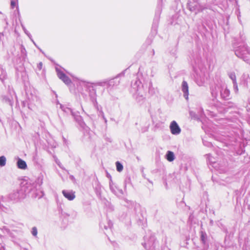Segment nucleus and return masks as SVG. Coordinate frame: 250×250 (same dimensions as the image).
Masks as SVG:
<instances>
[{"instance_id":"nucleus-24","label":"nucleus","mask_w":250,"mask_h":250,"mask_svg":"<svg viewBox=\"0 0 250 250\" xmlns=\"http://www.w3.org/2000/svg\"><path fill=\"white\" fill-rule=\"evenodd\" d=\"M106 224L107 225H105L104 223L101 222L100 224V228L105 230L111 229L113 226L112 222L110 220H107Z\"/></svg>"},{"instance_id":"nucleus-11","label":"nucleus","mask_w":250,"mask_h":250,"mask_svg":"<svg viewBox=\"0 0 250 250\" xmlns=\"http://www.w3.org/2000/svg\"><path fill=\"white\" fill-rule=\"evenodd\" d=\"M56 71L57 72L58 77L60 79L63 81L65 84L69 85L71 83V80L64 74L61 69L56 67Z\"/></svg>"},{"instance_id":"nucleus-23","label":"nucleus","mask_w":250,"mask_h":250,"mask_svg":"<svg viewBox=\"0 0 250 250\" xmlns=\"http://www.w3.org/2000/svg\"><path fill=\"white\" fill-rule=\"evenodd\" d=\"M18 167L21 169H25L27 168L26 162L22 159L19 158L17 163Z\"/></svg>"},{"instance_id":"nucleus-20","label":"nucleus","mask_w":250,"mask_h":250,"mask_svg":"<svg viewBox=\"0 0 250 250\" xmlns=\"http://www.w3.org/2000/svg\"><path fill=\"white\" fill-rule=\"evenodd\" d=\"M200 241L205 246H208V236L206 232L203 230L200 231Z\"/></svg>"},{"instance_id":"nucleus-46","label":"nucleus","mask_w":250,"mask_h":250,"mask_svg":"<svg viewBox=\"0 0 250 250\" xmlns=\"http://www.w3.org/2000/svg\"><path fill=\"white\" fill-rule=\"evenodd\" d=\"M208 146H211V144L210 143H208L207 145Z\"/></svg>"},{"instance_id":"nucleus-21","label":"nucleus","mask_w":250,"mask_h":250,"mask_svg":"<svg viewBox=\"0 0 250 250\" xmlns=\"http://www.w3.org/2000/svg\"><path fill=\"white\" fill-rule=\"evenodd\" d=\"M117 77L110 80L106 79L107 87H112L115 85H118L119 83V81H117Z\"/></svg>"},{"instance_id":"nucleus-26","label":"nucleus","mask_w":250,"mask_h":250,"mask_svg":"<svg viewBox=\"0 0 250 250\" xmlns=\"http://www.w3.org/2000/svg\"><path fill=\"white\" fill-rule=\"evenodd\" d=\"M166 159L169 162L173 161L175 159L174 153L171 151H168L166 155Z\"/></svg>"},{"instance_id":"nucleus-40","label":"nucleus","mask_w":250,"mask_h":250,"mask_svg":"<svg viewBox=\"0 0 250 250\" xmlns=\"http://www.w3.org/2000/svg\"><path fill=\"white\" fill-rule=\"evenodd\" d=\"M4 38V34L2 32H0V41H2Z\"/></svg>"},{"instance_id":"nucleus-30","label":"nucleus","mask_w":250,"mask_h":250,"mask_svg":"<svg viewBox=\"0 0 250 250\" xmlns=\"http://www.w3.org/2000/svg\"><path fill=\"white\" fill-rule=\"evenodd\" d=\"M116 166L117 170L118 171L121 172L123 170V165L119 161H117L116 162Z\"/></svg>"},{"instance_id":"nucleus-38","label":"nucleus","mask_w":250,"mask_h":250,"mask_svg":"<svg viewBox=\"0 0 250 250\" xmlns=\"http://www.w3.org/2000/svg\"><path fill=\"white\" fill-rule=\"evenodd\" d=\"M16 5V1L15 0H11V6L14 8Z\"/></svg>"},{"instance_id":"nucleus-44","label":"nucleus","mask_w":250,"mask_h":250,"mask_svg":"<svg viewBox=\"0 0 250 250\" xmlns=\"http://www.w3.org/2000/svg\"><path fill=\"white\" fill-rule=\"evenodd\" d=\"M0 250H5V249L3 245L0 243Z\"/></svg>"},{"instance_id":"nucleus-32","label":"nucleus","mask_w":250,"mask_h":250,"mask_svg":"<svg viewBox=\"0 0 250 250\" xmlns=\"http://www.w3.org/2000/svg\"><path fill=\"white\" fill-rule=\"evenodd\" d=\"M207 159H208V161L210 163L212 164H215V159L214 158H213L212 157H211L210 156V154H207Z\"/></svg>"},{"instance_id":"nucleus-15","label":"nucleus","mask_w":250,"mask_h":250,"mask_svg":"<svg viewBox=\"0 0 250 250\" xmlns=\"http://www.w3.org/2000/svg\"><path fill=\"white\" fill-rule=\"evenodd\" d=\"M169 128L171 133L173 135H179L181 132V129L180 127H179V125L176 123V122L175 121H173L171 122L169 125Z\"/></svg>"},{"instance_id":"nucleus-6","label":"nucleus","mask_w":250,"mask_h":250,"mask_svg":"<svg viewBox=\"0 0 250 250\" xmlns=\"http://www.w3.org/2000/svg\"><path fill=\"white\" fill-rule=\"evenodd\" d=\"M235 54L238 57L243 59L247 63H250V50L246 44L240 45L235 49Z\"/></svg>"},{"instance_id":"nucleus-17","label":"nucleus","mask_w":250,"mask_h":250,"mask_svg":"<svg viewBox=\"0 0 250 250\" xmlns=\"http://www.w3.org/2000/svg\"><path fill=\"white\" fill-rule=\"evenodd\" d=\"M62 193L64 197L69 201L73 200L75 198V192L72 190H63Z\"/></svg>"},{"instance_id":"nucleus-9","label":"nucleus","mask_w":250,"mask_h":250,"mask_svg":"<svg viewBox=\"0 0 250 250\" xmlns=\"http://www.w3.org/2000/svg\"><path fill=\"white\" fill-rule=\"evenodd\" d=\"M188 9L195 14L202 12L204 10L210 8V6L206 3H202L198 1H190L188 3Z\"/></svg>"},{"instance_id":"nucleus-52","label":"nucleus","mask_w":250,"mask_h":250,"mask_svg":"<svg viewBox=\"0 0 250 250\" xmlns=\"http://www.w3.org/2000/svg\"><path fill=\"white\" fill-rule=\"evenodd\" d=\"M152 51H153V55H154V50H152Z\"/></svg>"},{"instance_id":"nucleus-43","label":"nucleus","mask_w":250,"mask_h":250,"mask_svg":"<svg viewBox=\"0 0 250 250\" xmlns=\"http://www.w3.org/2000/svg\"><path fill=\"white\" fill-rule=\"evenodd\" d=\"M107 177L110 180V182L111 181V180H112V177H111V176L109 174V173H107Z\"/></svg>"},{"instance_id":"nucleus-45","label":"nucleus","mask_w":250,"mask_h":250,"mask_svg":"<svg viewBox=\"0 0 250 250\" xmlns=\"http://www.w3.org/2000/svg\"><path fill=\"white\" fill-rule=\"evenodd\" d=\"M31 41L33 42V43H34V44L36 46H37L36 43L34 41V40H33V39L32 38V40H31Z\"/></svg>"},{"instance_id":"nucleus-33","label":"nucleus","mask_w":250,"mask_h":250,"mask_svg":"<svg viewBox=\"0 0 250 250\" xmlns=\"http://www.w3.org/2000/svg\"><path fill=\"white\" fill-rule=\"evenodd\" d=\"M229 77L232 81L233 83L236 82L235 74L234 72H231L229 74Z\"/></svg>"},{"instance_id":"nucleus-28","label":"nucleus","mask_w":250,"mask_h":250,"mask_svg":"<svg viewBox=\"0 0 250 250\" xmlns=\"http://www.w3.org/2000/svg\"><path fill=\"white\" fill-rule=\"evenodd\" d=\"M6 71L2 68L0 67V80L3 82L6 78Z\"/></svg>"},{"instance_id":"nucleus-12","label":"nucleus","mask_w":250,"mask_h":250,"mask_svg":"<svg viewBox=\"0 0 250 250\" xmlns=\"http://www.w3.org/2000/svg\"><path fill=\"white\" fill-rule=\"evenodd\" d=\"M156 240L154 236H150L147 242L142 244L146 250H152L155 248Z\"/></svg>"},{"instance_id":"nucleus-50","label":"nucleus","mask_w":250,"mask_h":250,"mask_svg":"<svg viewBox=\"0 0 250 250\" xmlns=\"http://www.w3.org/2000/svg\"><path fill=\"white\" fill-rule=\"evenodd\" d=\"M58 165H59V167H60L62 168H63L59 164H58Z\"/></svg>"},{"instance_id":"nucleus-35","label":"nucleus","mask_w":250,"mask_h":250,"mask_svg":"<svg viewBox=\"0 0 250 250\" xmlns=\"http://www.w3.org/2000/svg\"><path fill=\"white\" fill-rule=\"evenodd\" d=\"M31 233L34 237H37L38 234V230L36 227L32 228L31 230Z\"/></svg>"},{"instance_id":"nucleus-37","label":"nucleus","mask_w":250,"mask_h":250,"mask_svg":"<svg viewBox=\"0 0 250 250\" xmlns=\"http://www.w3.org/2000/svg\"><path fill=\"white\" fill-rule=\"evenodd\" d=\"M233 84L234 91L236 93L238 91V85H237V83L236 82L235 83L234 82L233 83Z\"/></svg>"},{"instance_id":"nucleus-51","label":"nucleus","mask_w":250,"mask_h":250,"mask_svg":"<svg viewBox=\"0 0 250 250\" xmlns=\"http://www.w3.org/2000/svg\"><path fill=\"white\" fill-rule=\"evenodd\" d=\"M70 177H71V178L72 179L74 178V177H73V176H70Z\"/></svg>"},{"instance_id":"nucleus-2","label":"nucleus","mask_w":250,"mask_h":250,"mask_svg":"<svg viewBox=\"0 0 250 250\" xmlns=\"http://www.w3.org/2000/svg\"><path fill=\"white\" fill-rule=\"evenodd\" d=\"M22 224L17 223H12L9 225V228L6 226H4L0 228V232H2L3 234L7 235L11 237H16L22 233Z\"/></svg>"},{"instance_id":"nucleus-31","label":"nucleus","mask_w":250,"mask_h":250,"mask_svg":"<svg viewBox=\"0 0 250 250\" xmlns=\"http://www.w3.org/2000/svg\"><path fill=\"white\" fill-rule=\"evenodd\" d=\"M6 158L4 156L0 157V166L3 167L6 164Z\"/></svg>"},{"instance_id":"nucleus-36","label":"nucleus","mask_w":250,"mask_h":250,"mask_svg":"<svg viewBox=\"0 0 250 250\" xmlns=\"http://www.w3.org/2000/svg\"><path fill=\"white\" fill-rule=\"evenodd\" d=\"M22 29L24 32V33L27 35V36L30 38V40H32V35L31 34L27 31V30L25 28L24 26L21 25Z\"/></svg>"},{"instance_id":"nucleus-19","label":"nucleus","mask_w":250,"mask_h":250,"mask_svg":"<svg viewBox=\"0 0 250 250\" xmlns=\"http://www.w3.org/2000/svg\"><path fill=\"white\" fill-rule=\"evenodd\" d=\"M32 196L35 198H38L39 199L41 198L43 195V192L41 190L37 191V189L35 188H30L29 191Z\"/></svg>"},{"instance_id":"nucleus-47","label":"nucleus","mask_w":250,"mask_h":250,"mask_svg":"<svg viewBox=\"0 0 250 250\" xmlns=\"http://www.w3.org/2000/svg\"><path fill=\"white\" fill-rule=\"evenodd\" d=\"M189 113H190V115L191 116H192V114H193V112H192V111H190Z\"/></svg>"},{"instance_id":"nucleus-34","label":"nucleus","mask_w":250,"mask_h":250,"mask_svg":"<svg viewBox=\"0 0 250 250\" xmlns=\"http://www.w3.org/2000/svg\"><path fill=\"white\" fill-rule=\"evenodd\" d=\"M98 111L99 112V115H101L102 116L103 119L104 120L105 123H106L107 120L104 117V113L103 111H102V107L101 106H99V110Z\"/></svg>"},{"instance_id":"nucleus-29","label":"nucleus","mask_w":250,"mask_h":250,"mask_svg":"<svg viewBox=\"0 0 250 250\" xmlns=\"http://www.w3.org/2000/svg\"><path fill=\"white\" fill-rule=\"evenodd\" d=\"M21 56L23 58H25L26 56V51L23 45H21L20 47Z\"/></svg>"},{"instance_id":"nucleus-48","label":"nucleus","mask_w":250,"mask_h":250,"mask_svg":"<svg viewBox=\"0 0 250 250\" xmlns=\"http://www.w3.org/2000/svg\"><path fill=\"white\" fill-rule=\"evenodd\" d=\"M21 250H28L27 249L25 248H22Z\"/></svg>"},{"instance_id":"nucleus-16","label":"nucleus","mask_w":250,"mask_h":250,"mask_svg":"<svg viewBox=\"0 0 250 250\" xmlns=\"http://www.w3.org/2000/svg\"><path fill=\"white\" fill-rule=\"evenodd\" d=\"M15 95V92L13 91H10L9 95L2 96V101L11 106L13 104V96Z\"/></svg>"},{"instance_id":"nucleus-4","label":"nucleus","mask_w":250,"mask_h":250,"mask_svg":"<svg viewBox=\"0 0 250 250\" xmlns=\"http://www.w3.org/2000/svg\"><path fill=\"white\" fill-rule=\"evenodd\" d=\"M82 84L85 87L86 91L89 93V96L91 101L92 102L94 106L96 108L97 110H99V106L97 101V94L95 88L92 85L91 83L81 81Z\"/></svg>"},{"instance_id":"nucleus-8","label":"nucleus","mask_w":250,"mask_h":250,"mask_svg":"<svg viewBox=\"0 0 250 250\" xmlns=\"http://www.w3.org/2000/svg\"><path fill=\"white\" fill-rule=\"evenodd\" d=\"M26 97L29 105H38L40 104V98L37 95V92L34 88L29 87V89H26Z\"/></svg>"},{"instance_id":"nucleus-25","label":"nucleus","mask_w":250,"mask_h":250,"mask_svg":"<svg viewBox=\"0 0 250 250\" xmlns=\"http://www.w3.org/2000/svg\"><path fill=\"white\" fill-rule=\"evenodd\" d=\"M91 84H92V85L94 86V88H95L96 87H97L98 86H100L102 87H105V86L107 87L106 79L95 83H91Z\"/></svg>"},{"instance_id":"nucleus-10","label":"nucleus","mask_w":250,"mask_h":250,"mask_svg":"<svg viewBox=\"0 0 250 250\" xmlns=\"http://www.w3.org/2000/svg\"><path fill=\"white\" fill-rule=\"evenodd\" d=\"M199 69L200 70V72H198L197 70L196 66H193V69L196 72V76L195 77V82L198 85L201 86L203 85L205 82L206 75H205V68L201 64L200 65L198 66Z\"/></svg>"},{"instance_id":"nucleus-49","label":"nucleus","mask_w":250,"mask_h":250,"mask_svg":"<svg viewBox=\"0 0 250 250\" xmlns=\"http://www.w3.org/2000/svg\"><path fill=\"white\" fill-rule=\"evenodd\" d=\"M38 48H39V49L40 50V51L41 52H42V53H43V52L42 51V50H41V49L39 48V47H38Z\"/></svg>"},{"instance_id":"nucleus-7","label":"nucleus","mask_w":250,"mask_h":250,"mask_svg":"<svg viewBox=\"0 0 250 250\" xmlns=\"http://www.w3.org/2000/svg\"><path fill=\"white\" fill-rule=\"evenodd\" d=\"M60 108L65 113L66 115H70L74 118L75 120L79 124V125L83 128H85L86 125L83 122L82 117L78 115L77 113H75L73 111L72 109L66 105H62L61 104H59Z\"/></svg>"},{"instance_id":"nucleus-5","label":"nucleus","mask_w":250,"mask_h":250,"mask_svg":"<svg viewBox=\"0 0 250 250\" xmlns=\"http://www.w3.org/2000/svg\"><path fill=\"white\" fill-rule=\"evenodd\" d=\"M27 191L25 187H21L14 190L8 195L10 200L14 202H18L23 199L26 195Z\"/></svg>"},{"instance_id":"nucleus-42","label":"nucleus","mask_w":250,"mask_h":250,"mask_svg":"<svg viewBox=\"0 0 250 250\" xmlns=\"http://www.w3.org/2000/svg\"><path fill=\"white\" fill-rule=\"evenodd\" d=\"M152 86V83L151 81H149V85H148V89H149V91L150 90V88Z\"/></svg>"},{"instance_id":"nucleus-39","label":"nucleus","mask_w":250,"mask_h":250,"mask_svg":"<svg viewBox=\"0 0 250 250\" xmlns=\"http://www.w3.org/2000/svg\"><path fill=\"white\" fill-rule=\"evenodd\" d=\"M38 155H37V153H35L34 155V156H33V161L37 163V161H38Z\"/></svg>"},{"instance_id":"nucleus-3","label":"nucleus","mask_w":250,"mask_h":250,"mask_svg":"<svg viewBox=\"0 0 250 250\" xmlns=\"http://www.w3.org/2000/svg\"><path fill=\"white\" fill-rule=\"evenodd\" d=\"M142 83L139 80H136L134 82H132V89L135 92V98L139 103H142L145 99V90L144 86L142 85Z\"/></svg>"},{"instance_id":"nucleus-22","label":"nucleus","mask_w":250,"mask_h":250,"mask_svg":"<svg viewBox=\"0 0 250 250\" xmlns=\"http://www.w3.org/2000/svg\"><path fill=\"white\" fill-rule=\"evenodd\" d=\"M0 209L5 212H8L10 210L8 206L5 205L4 199L3 198H1L0 199Z\"/></svg>"},{"instance_id":"nucleus-14","label":"nucleus","mask_w":250,"mask_h":250,"mask_svg":"<svg viewBox=\"0 0 250 250\" xmlns=\"http://www.w3.org/2000/svg\"><path fill=\"white\" fill-rule=\"evenodd\" d=\"M109 188L111 191L117 196L121 197L124 194L123 190L119 189L112 180L109 182Z\"/></svg>"},{"instance_id":"nucleus-41","label":"nucleus","mask_w":250,"mask_h":250,"mask_svg":"<svg viewBox=\"0 0 250 250\" xmlns=\"http://www.w3.org/2000/svg\"><path fill=\"white\" fill-rule=\"evenodd\" d=\"M42 62H40L38 64V68L41 70L42 68Z\"/></svg>"},{"instance_id":"nucleus-1","label":"nucleus","mask_w":250,"mask_h":250,"mask_svg":"<svg viewBox=\"0 0 250 250\" xmlns=\"http://www.w3.org/2000/svg\"><path fill=\"white\" fill-rule=\"evenodd\" d=\"M222 99L227 100L230 99V91L225 83H218L211 88V93L213 97V102L216 100L218 92Z\"/></svg>"},{"instance_id":"nucleus-18","label":"nucleus","mask_w":250,"mask_h":250,"mask_svg":"<svg viewBox=\"0 0 250 250\" xmlns=\"http://www.w3.org/2000/svg\"><path fill=\"white\" fill-rule=\"evenodd\" d=\"M182 91L183 93L184 97L188 100V86L187 82L184 81L182 83Z\"/></svg>"},{"instance_id":"nucleus-27","label":"nucleus","mask_w":250,"mask_h":250,"mask_svg":"<svg viewBox=\"0 0 250 250\" xmlns=\"http://www.w3.org/2000/svg\"><path fill=\"white\" fill-rule=\"evenodd\" d=\"M125 206L128 208H131L134 206V203L133 201L128 200L127 199H124Z\"/></svg>"},{"instance_id":"nucleus-13","label":"nucleus","mask_w":250,"mask_h":250,"mask_svg":"<svg viewBox=\"0 0 250 250\" xmlns=\"http://www.w3.org/2000/svg\"><path fill=\"white\" fill-rule=\"evenodd\" d=\"M162 1L160 0L157 6V8L155 11V17L154 18V22L153 24V27L155 25V26H157L158 21L160 17V15L161 13L162 9Z\"/></svg>"}]
</instances>
